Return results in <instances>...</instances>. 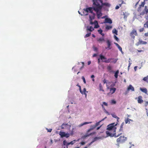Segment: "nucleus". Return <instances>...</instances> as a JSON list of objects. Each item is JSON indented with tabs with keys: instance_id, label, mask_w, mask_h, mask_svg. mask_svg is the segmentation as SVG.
<instances>
[{
	"instance_id": "52",
	"label": "nucleus",
	"mask_w": 148,
	"mask_h": 148,
	"mask_svg": "<svg viewBox=\"0 0 148 148\" xmlns=\"http://www.w3.org/2000/svg\"><path fill=\"white\" fill-rule=\"evenodd\" d=\"M103 105H105L106 106H108L107 103H106L105 102H103Z\"/></svg>"
},
{
	"instance_id": "13",
	"label": "nucleus",
	"mask_w": 148,
	"mask_h": 148,
	"mask_svg": "<svg viewBox=\"0 0 148 148\" xmlns=\"http://www.w3.org/2000/svg\"><path fill=\"white\" fill-rule=\"evenodd\" d=\"M116 89L115 88H110V93L109 94H112L114 93ZM109 94V93H108Z\"/></svg>"
},
{
	"instance_id": "17",
	"label": "nucleus",
	"mask_w": 148,
	"mask_h": 148,
	"mask_svg": "<svg viewBox=\"0 0 148 148\" xmlns=\"http://www.w3.org/2000/svg\"><path fill=\"white\" fill-rule=\"evenodd\" d=\"M91 123H92V122H85L83 123H82V124L79 125L78 126L79 127H81L82 126H83V125H85L86 124H87Z\"/></svg>"
},
{
	"instance_id": "2",
	"label": "nucleus",
	"mask_w": 148,
	"mask_h": 148,
	"mask_svg": "<svg viewBox=\"0 0 148 148\" xmlns=\"http://www.w3.org/2000/svg\"><path fill=\"white\" fill-rule=\"evenodd\" d=\"M101 10V6H100L98 3H97L96 7H94V10L96 12L98 18H100L102 15Z\"/></svg>"
},
{
	"instance_id": "34",
	"label": "nucleus",
	"mask_w": 148,
	"mask_h": 148,
	"mask_svg": "<svg viewBox=\"0 0 148 148\" xmlns=\"http://www.w3.org/2000/svg\"><path fill=\"white\" fill-rule=\"evenodd\" d=\"M112 32L113 33L115 34L116 35H118V31L115 29H113L112 30Z\"/></svg>"
},
{
	"instance_id": "14",
	"label": "nucleus",
	"mask_w": 148,
	"mask_h": 148,
	"mask_svg": "<svg viewBox=\"0 0 148 148\" xmlns=\"http://www.w3.org/2000/svg\"><path fill=\"white\" fill-rule=\"evenodd\" d=\"M105 23L111 24L112 23V21L110 18H106L105 19Z\"/></svg>"
},
{
	"instance_id": "37",
	"label": "nucleus",
	"mask_w": 148,
	"mask_h": 148,
	"mask_svg": "<svg viewBox=\"0 0 148 148\" xmlns=\"http://www.w3.org/2000/svg\"><path fill=\"white\" fill-rule=\"evenodd\" d=\"M119 2H121V3L119 4V7H121V5L123 3H124V2L123 0H120L119 1Z\"/></svg>"
},
{
	"instance_id": "39",
	"label": "nucleus",
	"mask_w": 148,
	"mask_h": 148,
	"mask_svg": "<svg viewBox=\"0 0 148 148\" xmlns=\"http://www.w3.org/2000/svg\"><path fill=\"white\" fill-rule=\"evenodd\" d=\"M83 93V94H84V95H85V96L86 97V89L85 88H84V89H83V91H82ZM86 92H88L87 91H86Z\"/></svg>"
},
{
	"instance_id": "28",
	"label": "nucleus",
	"mask_w": 148,
	"mask_h": 148,
	"mask_svg": "<svg viewBox=\"0 0 148 148\" xmlns=\"http://www.w3.org/2000/svg\"><path fill=\"white\" fill-rule=\"evenodd\" d=\"M95 22H96V23H95V26L94 27V28H97L99 27V25L98 24L97 21H95Z\"/></svg>"
},
{
	"instance_id": "21",
	"label": "nucleus",
	"mask_w": 148,
	"mask_h": 148,
	"mask_svg": "<svg viewBox=\"0 0 148 148\" xmlns=\"http://www.w3.org/2000/svg\"><path fill=\"white\" fill-rule=\"evenodd\" d=\"M140 90L141 91L146 94H147V90L146 88H140Z\"/></svg>"
},
{
	"instance_id": "56",
	"label": "nucleus",
	"mask_w": 148,
	"mask_h": 148,
	"mask_svg": "<svg viewBox=\"0 0 148 148\" xmlns=\"http://www.w3.org/2000/svg\"><path fill=\"white\" fill-rule=\"evenodd\" d=\"M145 36L146 37L148 36V32L145 34Z\"/></svg>"
},
{
	"instance_id": "1",
	"label": "nucleus",
	"mask_w": 148,
	"mask_h": 148,
	"mask_svg": "<svg viewBox=\"0 0 148 148\" xmlns=\"http://www.w3.org/2000/svg\"><path fill=\"white\" fill-rule=\"evenodd\" d=\"M93 2L92 7H90L86 8H84L83 9L84 11L86 13L85 14V16L88 15V13H90L92 14V15H89V18L90 19H94L95 18V13L93 12V10H94V7H96L97 4L98 2L99 1H95V0H92Z\"/></svg>"
},
{
	"instance_id": "36",
	"label": "nucleus",
	"mask_w": 148,
	"mask_h": 148,
	"mask_svg": "<svg viewBox=\"0 0 148 148\" xmlns=\"http://www.w3.org/2000/svg\"><path fill=\"white\" fill-rule=\"evenodd\" d=\"M98 138L97 137H95L94 139L89 144V145H91L93 143L94 141H96L97 139Z\"/></svg>"
},
{
	"instance_id": "61",
	"label": "nucleus",
	"mask_w": 148,
	"mask_h": 148,
	"mask_svg": "<svg viewBox=\"0 0 148 148\" xmlns=\"http://www.w3.org/2000/svg\"><path fill=\"white\" fill-rule=\"evenodd\" d=\"M101 126H102V125H101L99 127H98L97 128V130H99V129L101 127Z\"/></svg>"
},
{
	"instance_id": "31",
	"label": "nucleus",
	"mask_w": 148,
	"mask_h": 148,
	"mask_svg": "<svg viewBox=\"0 0 148 148\" xmlns=\"http://www.w3.org/2000/svg\"><path fill=\"white\" fill-rule=\"evenodd\" d=\"M112 28V26H108L107 25L106 26V29L107 30H108L110 29H111Z\"/></svg>"
},
{
	"instance_id": "63",
	"label": "nucleus",
	"mask_w": 148,
	"mask_h": 148,
	"mask_svg": "<svg viewBox=\"0 0 148 148\" xmlns=\"http://www.w3.org/2000/svg\"><path fill=\"white\" fill-rule=\"evenodd\" d=\"M97 56V55L96 54H94L93 55V57H96V56Z\"/></svg>"
},
{
	"instance_id": "64",
	"label": "nucleus",
	"mask_w": 148,
	"mask_h": 148,
	"mask_svg": "<svg viewBox=\"0 0 148 148\" xmlns=\"http://www.w3.org/2000/svg\"><path fill=\"white\" fill-rule=\"evenodd\" d=\"M129 66H130L132 63L130 62V61H129Z\"/></svg>"
},
{
	"instance_id": "20",
	"label": "nucleus",
	"mask_w": 148,
	"mask_h": 148,
	"mask_svg": "<svg viewBox=\"0 0 148 148\" xmlns=\"http://www.w3.org/2000/svg\"><path fill=\"white\" fill-rule=\"evenodd\" d=\"M107 43L108 45V47L107 49H111V48L110 47L111 45V44L110 40H108L107 41Z\"/></svg>"
},
{
	"instance_id": "55",
	"label": "nucleus",
	"mask_w": 148,
	"mask_h": 148,
	"mask_svg": "<svg viewBox=\"0 0 148 148\" xmlns=\"http://www.w3.org/2000/svg\"><path fill=\"white\" fill-rule=\"evenodd\" d=\"M119 6L118 5H117L116 6V7H115V9H118L119 8Z\"/></svg>"
},
{
	"instance_id": "8",
	"label": "nucleus",
	"mask_w": 148,
	"mask_h": 148,
	"mask_svg": "<svg viewBox=\"0 0 148 148\" xmlns=\"http://www.w3.org/2000/svg\"><path fill=\"white\" fill-rule=\"evenodd\" d=\"M117 60L113 58H108V60H105L104 62L106 63H109L110 62L113 63H115L117 62Z\"/></svg>"
},
{
	"instance_id": "32",
	"label": "nucleus",
	"mask_w": 148,
	"mask_h": 148,
	"mask_svg": "<svg viewBox=\"0 0 148 148\" xmlns=\"http://www.w3.org/2000/svg\"><path fill=\"white\" fill-rule=\"evenodd\" d=\"M119 73V70H117L115 72L114 74V77L116 78H117L118 77V74Z\"/></svg>"
},
{
	"instance_id": "10",
	"label": "nucleus",
	"mask_w": 148,
	"mask_h": 148,
	"mask_svg": "<svg viewBox=\"0 0 148 148\" xmlns=\"http://www.w3.org/2000/svg\"><path fill=\"white\" fill-rule=\"evenodd\" d=\"M148 13V9L147 8V6H145V7L144 10L140 13V15H143L145 14H147Z\"/></svg>"
},
{
	"instance_id": "25",
	"label": "nucleus",
	"mask_w": 148,
	"mask_h": 148,
	"mask_svg": "<svg viewBox=\"0 0 148 148\" xmlns=\"http://www.w3.org/2000/svg\"><path fill=\"white\" fill-rule=\"evenodd\" d=\"M97 41L99 42L100 43L101 42H102L104 41L105 40L103 38H101L97 39Z\"/></svg>"
},
{
	"instance_id": "35",
	"label": "nucleus",
	"mask_w": 148,
	"mask_h": 148,
	"mask_svg": "<svg viewBox=\"0 0 148 148\" xmlns=\"http://www.w3.org/2000/svg\"><path fill=\"white\" fill-rule=\"evenodd\" d=\"M76 86L79 87L80 92L82 94H83V93L82 91L81 90V86L79 85V84H77Z\"/></svg>"
},
{
	"instance_id": "57",
	"label": "nucleus",
	"mask_w": 148,
	"mask_h": 148,
	"mask_svg": "<svg viewBox=\"0 0 148 148\" xmlns=\"http://www.w3.org/2000/svg\"><path fill=\"white\" fill-rule=\"evenodd\" d=\"M81 145H84L85 144V143L84 142H82L81 143Z\"/></svg>"
},
{
	"instance_id": "46",
	"label": "nucleus",
	"mask_w": 148,
	"mask_h": 148,
	"mask_svg": "<svg viewBox=\"0 0 148 148\" xmlns=\"http://www.w3.org/2000/svg\"><path fill=\"white\" fill-rule=\"evenodd\" d=\"M114 38H115V39L116 40V41H119V38L116 35L114 36Z\"/></svg>"
},
{
	"instance_id": "16",
	"label": "nucleus",
	"mask_w": 148,
	"mask_h": 148,
	"mask_svg": "<svg viewBox=\"0 0 148 148\" xmlns=\"http://www.w3.org/2000/svg\"><path fill=\"white\" fill-rule=\"evenodd\" d=\"M127 90H131L132 91H134V87L132 85H130L127 88Z\"/></svg>"
},
{
	"instance_id": "24",
	"label": "nucleus",
	"mask_w": 148,
	"mask_h": 148,
	"mask_svg": "<svg viewBox=\"0 0 148 148\" xmlns=\"http://www.w3.org/2000/svg\"><path fill=\"white\" fill-rule=\"evenodd\" d=\"M112 116L114 118H116V119H117V122H119V118L118 117V116H116V115L115 114H112Z\"/></svg>"
},
{
	"instance_id": "60",
	"label": "nucleus",
	"mask_w": 148,
	"mask_h": 148,
	"mask_svg": "<svg viewBox=\"0 0 148 148\" xmlns=\"http://www.w3.org/2000/svg\"><path fill=\"white\" fill-rule=\"evenodd\" d=\"M114 44L116 45L117 47L119 45L117 43H116V42H114Z\"/></svg>"
},
{
	"instance_id": "19",
	"label": "nucleus",
	"mask_w": 148,
	"mask_h": 148,
	"mask_svg": "<svg viewBox=\"0 0 148 148\" xmlns=\"http://www.w3.org/2000/svg\"><path fill=\"white\" fill-rule=\"evenodd\" d=\"M138 43L140 45H146L147 44V42L145 41L140 40H139Z\"/></svg>"
},
{
	"instance_id": "51",
	"label": "nucleus",
	"mask_w": 148,
	"mask_h": 148,
	"mask_svg": "<svg viewBox=\"0 0 148 148\" xmlns=\"http://www.w3.org/2000/svg\"><path fill=\"white\" fill-rule=\"evenodd\" d=\"M47 132H51L52 130V129H47Z\"/></svg>"
},
{
	"instance_id": "11",
	"label": "nucleus",
	"mask_w": 148,
	"mask_h": 148,
	"mask_svg": "<svg viewBox=\"0 0 148 148\" xmlns=\"http://www.w3.org/2000/svg\"><path fill=\"white\" fill-rule=\"evenodd\" d=\"M138 102L139 103L141 104L143 102V100L142 99V97L141 96H139L138 98Z\"/></svg>"
},
{
	"instance_id": "9",
	"label": "nucleus",
	"mask_w": 148,
	"mask_h": 148,
	"mask_svg": "<svg viewBox=\"0 0 148 148\" xmlns=\"http://www.w3.org/2000/svg\"><path fill=\"white\" fill-rule=\"evenodd\" d=\"M145 4L144 1L142 2L141 4L139 5V7L138 8L137 11L138 12L141 11L142 9L144 7Z\"/></svg>"
},
{
	"instance_id": "43",
	"label": "nucleus",
	"mask_w": 148,
	"mask_h": 148,
	"mask_svg": "<svg viewBox=\"0 0 148 148\" xmlns=\"http://www.w3.org/2000/svg\"><path fill=\"white\" fill-rule=\"evenodd\" d=\"M69 136H70V134H68V133L66 134V133H65V136H64V137H66V138H68L69 137Z\"/></svg>"
},
{
	"instance_id": "49",
	"label": "nucleus",
	"mask_w": 148,
	"mask_h": 148,
	"mask_svg": "<svg viewBox=\"0 0 148 148\" xmlns=\"http://www.w3.org/2000/svg\"><path fill=\"white\" fill-rule=\"evenodd\" d=\"M75 141V140H73V141H72L70 143H68V145H69V144L73 145V143H74V142H73Z\"/></svg>"
},
{
	"instance_id": "50",
	"label": "nucleus",
	"mask_w": 148,
	"mask_h": 148,
	"mask_svg": "<svg viewBox=\"0 0 148 148\" xmlns=\"http://www.w3.org/2000/svg\"><path fill=\"white\" fill-rule=\"evenodd\" d=\"M148 105V101H146L145 102V106L147 107Z\"/></svg>"
},
{
	"instance_id": "45",
	"label": "nucleus",
	"mask_w": 148,
	"mask_h": 148,
	"mask_svg": "<svg viewBox=\"0 0 148 148\" xmlns=\"http://www.w3.org/2000/svg\"><path fill=\"white\" fill-rule=\"evenodd\" d=\"M119 49V50L122 52V53L123 51L122 50V48L119 46V45L117 47Z\"/></svg>"
},
{
	"instance_id": "58",
	"label": "nucleus",
	"mask_w": 148,
	"mask_h": 148,
	"mask_svg": "<svg viewBox=\"0 0 148 148\" xmlns=\"http://www.w3.org/2000/svg\"><path fill=\"white\" fill-rule=\"evenodd\" d=\"M137 66H135L134 67V70L135 71H136L137 69Z\"/></svg>"
},
{
	"instance_id": "38",
	"label": "nucleus",
	"mask_w": 148,
	"mask_h": 148,
	"mask_svg": "<svg viewBox=\"0 0 148 148\" xmlns=\"http://www.w3.org/2000/svg\"><path fill=\"white\" fill-rule=\"evenodd\" d=\"M89 19H90V24L92 25V24H95L96 22H95V21L94 22H92V20L93 19H92L91 20V19H90V18H89Z\"/></svg>"
},
{
	"instance_id": "54",
	"label": "nucleus",
	"mask_w": 148,
	"mask_h": 148,
	"mask_svg": "<svg viewBox=\"0 0 148 148\" xmlns=\"http://www.w3.org/2000/svg\"><path fill=\"white\" fill-rule=\"evenodd\" d=\"M124 123L123 122L121 124V125L120 126V127H123V126L124 125Z\"/></svg>"
},
{
	"instance_id": "42",
	"label": "nucleus",
	"mask_w": 148,
	"mask_h": 148,
	"mask_svg": "<svg viewBox=\"0 0 148 148\" xmlns=\"http://www.w3.org/2000/svg\"><path fill=\"white\" fill-rule=\"evenodd\" d=\"M123 127H120V128L119 129V133H122V132H123Z\"/></svg>"
},
{
	"instance_id": "12",
	"label": "nucleus",
	"mask_w": 148,
	"mask_h": 148,
	"mask_svg": "<svg viewBox=\"0 0 148 148\" xmlns=\"http://www.w3.org/2000/svg\"><path fill=\"white\" fill-rule=\"evenodd\" d=\"M100 59L101 60V62H104L105 60L106 59V58L103 55L100 54L99 55Z\"/></svg>"
},
{
	"instance_id": "7",
	"label": "nucleus",
	"mask_w": 148,
	"mask_h": 148,
	"mask_svg": "<svg viewBox=\"0 0 148 148\" xmlns=\"http://www.w3.org/2000/svg\"><path fill=\"white\" fill-rule=\"evenodd\" d=\"M130 35L132 39H134L135 36H136L137 35L136 31L135 29H134L130 33Z\"/></svg>"
},
{
	"instance_id": "41",
	"label": "nucleus",
	"mask_w": 148,
	"mask_h": 148,
	"mask_svg": "<svg viewBox=\"0 0 148 148\" xmlns=\"http://www.w3.org/2000/svg\"><path fill=\"white\" fill-rule=\"evenodd\" d=\"M94 129V128H93V127L92 126V125L90 127V128L88 129V130L87 131V132H89L91 130H93Z\"/></svg>"
},
{
	"instance_id": "53",
	"label": "nucleus",
	"mask_w": 148,
	"mask_h": 148,
	"mask_svg": "<svg viewBox=\"0 0 148 148\" xmlns=\"http://www.w3.org/2000/svg\"><path fill=\"white\" fill-rule=\"evenodd\" d=\"M144 30L143 28H142V29H139V31L140 32H141L143 31Z\"/></svg>"
},
{
	"instance_id": "30",
	"label": "nucleus",
	"mask_w": 148,
	"mask_h": 148,
	"mask_svg": "<svg viewBox=\"0 0 148 148\" xmlns=\"http://www.w3.org/2000/svg\"><path fill=\"white\" fill-rule=\"evenodd\" d=\"M99 88L100 91H102L103 92L104 91V90L103 89V87L101 84H99Z\"/></svg>"
},
{
	"instance_id": "47",
	"label": "nucleus",
	"mask_w": 148,
	"mask_h": 148,
	"mask_svg": "<svg viewBox=\"0 0 148 148\" xmlns=\"http://www.w3.org/2000/svg\"><path fill=\"white\" fill-rule=\"evenodd\" d=\"M116 101L115 100H113L111 101V103L112 104H115L116 103Z\"/></svg>"
},
{
	"instance_id": "48",
	"label": "nucleus",
	"mask_w": 148,
	"mask_h": 148,
	"mask_svg": "<svg viewBox=\"0 0 148 148\" xmlns=\"http://www.w3.org/2000/svg\"><path fill=\"white\" fill-rule=\"evenodd\" d=\"M98 32L100 34H102L103 31L102 29H100L98 30Z\"/></svg>"
},
{
	"instance_id": "29",
	"label": "nucleus",
	"mask_w": 148,
	"mask_h": 148,
	"mask_svg": "<svg viewBox=\"0 0 148 148\" xmlns=\"http://www.w3.org/2000/svg\"><path fill=\"white\" fill-rule=\"evenodd\" d=\"M68 125V124L67 123H63L62 125L61 126V129H63L64 127Z\"/></svg>"
},
{
	"instance_id": "23",
	"label": "nucleus",
	"mask_w": 148,
	"mask_h": 148,
	"mask_svg": "<svg viewBox=\"0 0 148 148\" xmlns=\"http://www.w3.org/2000/svg\"><path fill=\"white\" fill-rule=\"evenodd\" d=\"M146 19L148 21L144 24V27H145L148 28V14L147 16Z\"/></svg>"
},
{
	"instance_id": "33",
	"label": "nucleus",
	"mask_w": 148,
	"mask_h": 148,
	"mask_svg": "<svg viewBox=\"0 0 148 148\" xmlns=\"http://www.w3.org/2000/svg\"><path fill=\"white\" fill-rule=\"evenodd\" d=\"M143 80L148 83V75L144 77L143 79Z\"/></svg>"
},
{
	"instance_id": "3",
	"label": "nucleus",
	"mask_w": 148,
	"mask_h": 148,
	"mask_svg": "<svg viewBox=\"0 0 148 148\" xmlns=\"http://www.w3.org/2000/svg\"><path fill=\"white\" fill-rule=\"evenodd\" d=\"M107 136L111 137H117L122 134V133H119L117 135H116V130H107L106 132Z\"/></svg>"
},
{
	"instance_id": "62",
	"label": "nucleus",
	"mask_w": 148,
	"mask_h": 148,
	"mask_svg": "<svg viewBox=\"0 0 148 148\" xmlns=\"http://www.w3.org/2000/svg\"><path fill=\"white\" fill-rule=\"evenodd\" d=\"M137 51L139 52H141L143 51L142 50H137Z\"/></svg>"
},
{
	"instance_id": "22",
	"label": "nucleus",
	"mask_w": 148,
	"mask_h": 148,
	"mask_svg": "<svg viewBox=\"0 0 148 148\" xmlns=\"http://www.w3.org/2000/svg\"><path fill=\"white\" fill-rule=\"evenodd\" d=\"M104 119H103L101 121H99L97 123H96L95 125H92V126L93 127V128H95L96 127H97V126H98V125H99V123L100 122H101Z\"/></svg>"
},
{
	"instance_id": "26",
	"label": "nucleus",
	"mask_w": 148,
	"mask_h": 148,
	"mask_svg": "<svg viewBox=\"0 0 148 148\" xmlns=\"http://www.w3.org/2000/svg\"><path fill=\"white\" fill-rule=\"evenodd\" d=\"M65 133L64 132H60L59 134L61 137H63L64 136Z\"/></svg>"
},
{
	"instance_id": "40",
	"label": "nucleus",
	"mask_w": 148,
	"mask_h": 148,
	"mask_svg": "<svg viewBox=\"0 0 148 148\" xmlns=\"http://www.w3.org/2000/svg\"><path fill=\"white\" fill-rule=\"evenodd\" d=\"M91 34V33L90 32L89 33L87 34L84 37L85 38H87V37H89L90 36Z\"/></svg>"
},
{
	"instance_id": "15",
	"label": "nucleus",
	"mask_w": 148,
	"mask_h": 148,
	"mask_svg": "<svg viewBox=\"0 0 148 148\" xmlns=\"http://www.w3.org/2000/svg\"><path fill=\"white\" fill-rule=\"evenodd\" d=\"M130 121H133L132 120L129 119L128 118L126 119L125 120V123L126 124H130Z\"/></svg>"
},
{
	"instance_id": "4",
	"label": "nucleus",
	"mask_w": 148,
	"mask_h": 148,
	"mask_svg": "<svg viewBox=\"0 0 148 148\" xmlns=\"http://www.w3.org/2000/svg\"><path fill=\"white\" fill-rule=\"evenodd\" d=\"M117 123L115 124V123H112L108 125L107 126V130H116V126L117 125Z\"/></svg>"
},
{
	"instance_id": "59",
	"label": "nucleus",
	"mask_w": 148,
	"mask_h": 148,
	"mask_svg": "<svg viewBox=\"0 0 148 148\" xmlns=\"http://www.w3.org/2000/svg\"><path fill=\"white\" fill-rule=\"evenodd\" d=\"M100 59L99 58H98V64H99L100 63Z\"/></svg>"
},
{
	"instance_id": "5",
	"label": "nucleus",
	"mask_w": 148,
	"mask_h": 148,
	"mask_svg": "<svg viewBox=\"0 0 148 148\" xmlns=\"http://www.w3.org/2000/svg\"><path fill=\"white\" fill-rule=\"evenodd\" d=\"M127 140V138L125 137L124 136H121L117 138L116 140V142L118 144L120 143H122L124 142Z\"/></svg>"
},
{
	"instance_id": "44",
	"label": "nucleus",
	"mask_w": 148,
	"mask_h": 148,
	"mask_svg": "<svg viewBox=\"0 0 148 148\" xmlns=\"http://www.w3.org/2000/svg\"><path fill=\"white\" fill-rule=\"evenodd\" d=\"M82 80H83L84 83L85 84L86 83V80H85V78L84 77L82 76Z\"/></svg>"
},
{
	"instance_id": "6",
	"label": "nucleus",
	"mask_w": 148,
	"mask_h": 148,
	"mask_svg": "<svg viewBox=\"0 0 148 148\" xmlns=\"http://www.w3.org/2000/svg\"><path fill=\"white\" fill-rule=\"evenodd\" d=\"M98 1V0H95L96 1ZM99 1L98 2V4L100 6H101L102 8L103 6L105 5L106 7H109L110 6V4L108 3H103L102 0H98Z\"/></svg>"
},
{
	"instance_id": "18",
	"label": "nucleus",
	"mask_w": 148,
	"mask_h": 148,
	"mask_svg": "<svg viewBox=\"0 0 148 148\" xmlns=\"http://www.w3.org/2000/svg\"><path fill=\"white\" fill-rule=\"evenodd\" d=\"M94 30V28L92 27V26L88 27H87V30L89 31L90 32H92Z\"/></svg>"
},
{
	"instance_id": "27",
	"label": "nucleus",
	"mask_w": 148,
	"mask_h": 148,
	"mask_svg": "<svg viewBox=\"0 0 148 148\" xmlns=\"http://www.w3.org/2000/svg\"><path fill=\"white\" fill-rule=\"evenodd\" d=\"M107 69L110 72H112V67L111 66H108L107 67Z\"/></svg>"
}]
</instances>
